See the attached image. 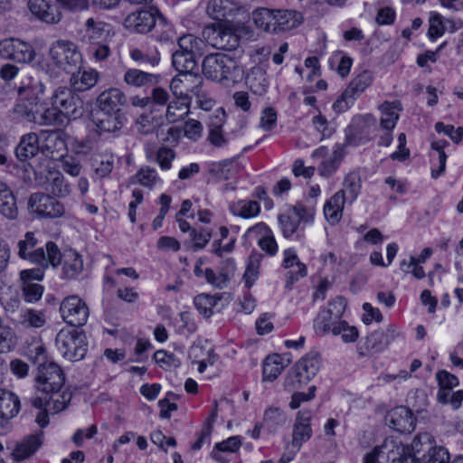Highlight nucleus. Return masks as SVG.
<instances>
[{"mask_svg": "<svg viewBox=\"0 0 463 463\" xmlns=\"http://www.w3.org/2000/svg\"><path fill=\"white\" fill-rule=\"evenodd\" d=\"M24 241L18 242L20 258L29 260L43 269L50 266L55 269L61 265L63 279H74L83 271V259L76 250L69 249L61 252L52 241L46 242L45 248L40 247L32 250L36 246L37 240L33 233H26Z\"/></svg>", "mask_w": 463, "mask_h": 463, "instance_id": "f257e3e1", "label": "nucleus"}, {"mask_svg": "<svg viewBox=\"0 0 463 463\" xmlns=\"http://www.w3.org/2000/svg\"><path fill=\"white\" fill-rule=\"evenodd\" d=\"M115 35L111 24L89 18L79 33V41L87 53L97 61H105L111 53L110 43Z\"/></svg>", "mask_w": 463, "mask_h": 463, "instance_id": "f03ea898", "label": "nucleus"}, {"mask_svg": "<svg viewBox=\"0 0 463 463\" xmlns=\"http://www.w3.org/2000/svg\"><path fill=\"white\" fill-rule=\"evenodd\" d=\"M203 75L213 81H235L241 70L235 59L223 53L207 55L203 61Z\"/></svg>", "mask_w": 463, "mask_h": 463, "instance_id": "7ed1b4c3", "label": "nucleus"}, {"mask_svg": "<svg viewBox=\"0 0 463 463\" xmlns=\"http://www.w3.org/2000/svg\"><path fill=\"white\" fill-rule=\"evenodd\" d=\"M49 57L53 64L68 73L79 71L82 64V55L77 45L69 40H56L49 49Z\"/></svg>", "mask_w": 463, "mask_h": 463, "instance_id": "20e7f679", "label": "nucleus"}, {"mask_svg": "<svg viewBox=\"0 0 463 463\" xmlns=\"http://www.w3.org/2000/svg\"><path fill=\"white\" fill-rule=\"evenodd\" d=\"M55 345L63 358L69 361H79L84 358L87 350L86 335L72 328H62L55 338Z\"/></svg>", "mask_w": 463, "mask_h": 463, "instance_id": "39448f33", "label": "nucleus"}, {"mask_svg": "<svg viewBox=\"0 0 463 463\" xmlns=\"http://www.w3.org/2000/svg\"><path fill=\"white\" fill-rule=\"evenodd\" d=\"M321 356L318 352L311 351L302 357L289 372L286 386L290 389L299 388L308 383L319 371Z\"/></svg>", "mask_w": 463, "mask_h": 463, "instance_id": "423d86ee", "label": "nucleus"}, {"mask_svg": "<svg viewBox=\"0 0 463 463\" xmlns=\"http://www.w3.org/2000/svg\"><path fill=\"white\" fill-rule=\"evenodd\" d=\"M302 23V15L295 11H273L262 8V29L269 33H282Z\"/></svg>", "mask_w": 463, "mask_h": 463, "instance_id": "0eeeda50", "label": "nucleus"}, {"mask_svg": "<svg viewBox=\"0 0 463 463\" xmlns=\"http://www.w3.org/2000/svg\"><path fill=\"white\" fill-rule=\"evenodd\" d=\"M435 378L439 386L437 401L454 410L458 409L463 402V390L453 391L459 384L458 377L446 370H439Z\"/></svg>", "mask_w": 463, "mask_h": 463, "instance_id": "6e6552de", "label": "nucleus"}, {"mask_svg": "<svg viewBox=\"0 0 463 463\" xmlns=\"http://www.w3.org/2000/svg\"><path fill=\"white\" fill-rule=\"evenodd\" d=\"M345 307V301L342 297L330 301L328 307L322 308L314 319L315 333L319 336H324L330 332L333 334V326L340 320Z\"/></svg>", "mask_w": 463, "mask_h": 463, "instance_id": "1a4fd4ad", "label": "nucleus"}, {"mask_svg": "<svg viewBox=\"0 0 463 463\" xmlns=\"http://www.w3.org/2000/svg\"><path fill=\"white\" fill-rule=\"evenodd\" d=\"M396 335L397 331L394 326H388L386 330L372 332L357 345L358 355L362 358L370 357L383 352Z\"/></svg>", "mask_w": 463, "mask_h": 463, "instance_id": "9d476101", "label": "nucleus"}, {"mask_svg": "<svg viewBox=\"0 0 463 463\" xmlns=\"http://www.w3.org/2000/svg\"><path fill=\"white\" fill-rule=\"evenodd\" d=\"M65 382L61 368L55 363H42L35 376V387L38 392H50L60 391Z\"/></svg>", "mask_w": 463, "mask_h": 463, "instance_id": "9b49d317", "label": "nucleus"}, {"mask_svg": "<svg viewBox=\"0 0 463 463\" xmlns=\"http://www.w3.org/2000/svg\"><path fill=\"white\" fill-rule=\"evenodd\" d=\"M52 105L59 113L76 119L83 115V101L80 96L66 87H59L52 96Z\"/></svg>", "mask_w": 463, "mask_h": 463, "instance_id": "f8f14e48", "label": "nucleus"}, {"mask_svg": "<svg viewBox=\"0 0 463 463\" xmlns=\"http://www.w3.org/2000/svg\"><path fill=\"white\" fill-rule=\"evenodd\" d=\"M279 222L284 232L305 230L307 224L314 220V213L301 204L287 206L278 216Z\"/></svg>", "mask_w": 463, "mask_h": 463, "instance_id": "ddd939ff", "label": "nucleus"}, {"mask_svg": "<svg viewBox=\"0 0 463 463\" xmlns=\"http://www.w3.org/2000/svg\"><path fill=\"white\" fill-rule=\"evenodd\" d=\"M18 95V100L13 109L14 117L33 123L38 109H41L38 94L33 87L27 86L20 87Z\"/></svg>", "mask_w": 463, "mask_h": 463, "instance_id": "4468645a", "label": "nucleus"}, {"mask_svg": "<svg viewBox=\"0 0 463 463\" xmlns=\"http://www.w3.org/2000/svg\"><path fill=\"white\" fill-rule=\"evenodd\" d=\"M62 319L71 326H82L87 323L90 310L87 304L78 296L65 298L60 306Z\"/></svg>", "mask_w": 463, "mask_h": 463, "instance_id": "2eb2a0df", "label": "nucleus"}, {"mask_svg": "<svg viewBox=\"0 0 463 463\" xmlns=\"http://www.w3.org/2000/svg\"><path fill=\"white\" fill-rule=\"evenodd\" d=\"M203 36L207 44L218 50L232 51L240 43L238 35L232 29L222 25L205 27Z\"/></svg>", "mask_w": 463, "mask_h": 463, "instance_id": "dca6fc26", "label": "nucleus"}, {"mask_svg": "<svg viewBox=\"0 0 463 463\" xmlns=\"http://www.w3.org/2000/svg\"><path fill=\"white\" fill-rule=\"evenodd\" d=\"M0 56L15 62L29 63L35 58V51L28 43L7 38L0 42Z\"/></svg>", "mask_w": 463, "mask_h": 463, "instance_id": "f3484780", "label": "nucleus"}, {"mask_svg": "<svg viewBox=\"0 0 463 463\" xmlns=\"http://www.w3.org/2000/svg\"><path fill=\"white\" fill-rule=\"evenodd\" d=\"M41 153L52 160L62 159L68 151L65 134L61 130L40 132Z\"/></svg>", "mask_w": 463, "mask_h": 463, "instance_id": "a211bd4d", "label": "nucleus"}, {"mask_svg": "<svg viewBox=\"0 0 463 463\" xmlns=\"http://www.w3.org/2000/svg\"><path fill=\"white\" fill-rule=\"evenodd\" d=\"M372 82L373 75L369 71H364L358 74L351 80L341 98L335 102V109L344 111L350 108Z\"/></svg>", "mask_w": 463, "mask_h": 463, "instance_id": "6ab92c4d", "label": "nucleus"}, {"mask_svg": "<svg viewBox=\"0 0 463 463\" xmlns=\"http://www.w3.org/2000/svg\"><path fill=\"white\" fill-rule=\"evenodd\" d=\"M28 207L31 213L40 217L57 218L62 216L65 213L62 203L42 193H35L31 195Z\"/></svg>", "mask_w": 463, "mask_h": 463, "instance_id": "aec40b11", "label": "nucleus"}, {"mask_svg": "<svg viewBox=\"0 0 463 463\" xmlns=\"http://www.w3.org/2000/svg\"><path fill=\"white\" fill-rule=\"evenodd\" d=\"M136 128L137 132L143 135L156 132L157 138L164 142L168 141L169 137L175 138L178 134L175 128L169 127L165 135L162 128V118L157 117L153 112L141 114L136 120Z\"/></svg>", "mask_w": 463, "mask_h": 463, "instance_id": "412c9836", "label": "nucleus"}, {"mask_svg": "<svg viewBox=\"0 0 463 463\" xmlns=\"http://www.w3.org/2000/svg\"><path fill=\"white\" fill-rule=\"evenodd\" d=\"M385 420L392 430L400 433H411L416 426V419L412 411L404 406L389 411Z\"/></svg>", "mask_w": 463, "mask_h": 463, "instance_id": "4be33fe9", "label": "nucleus"}, {"mask_svg": "<svg viewBox=\"0 0 463 463\" xmlns=\"http://www.w3.org/2000/svg\"><path fill=\"white\" fill-rule=\"evenodd\" d=\"M157 10H139L129 14L124 20V26L134 33H146L155 26Z\"/></svg>", "mask_w": 463, "mask_h": 463, "instance_id": "5701e85b", "label": "nucleus"}, {"mask_svg": "<svg viewBox=\"0 0 463 463\" xmlns=\"http://www.w3.org/2000/svg\"><path fill=\"white\" fill-rule=\"evenodd\" d=\"M126 103L127 97L118 88H109L97 98V106L100 112L119 114L121 107Z\"/></svg>", "mask_w": 463, "mask_h": 463, "instance_id": "b1692460", "label": "nucleus"}, {"mask_svg": "<svg viewBox=\"0 0 463 463\" xmlns=\"http://www.w3.org/2000/svg\"><path fill=\"white\" fill-rule=\"evenodd\" d=\"M31 13L42 22L54 24L61 21V14L49 0H29Z\"/></svg>", "mask_w": 463, "mask_h": 463, "instance_id": "393cba45", "label": "nucleus"}, {"mask_svg": "<svg viewBox=\"0 0 463 463\" xmlns=\"http://www.w3.org/2000/svg\"><path fill=\"white\" fill-rule=\"evenodd\" d=\"M311 412L299 411L293 427L292 446L298 450L302 444L307 441L312 436L310 426Z\"/></svg>", "mask_w": 463, "mask_h": 463, "instance_id": "a878e982", "label": "nucleus"}, {"mask_svg": "<svg viewBox=\"0 0 463 463\" xmlns=\"http://www.w3.org/2000/svg\"><path fill=\"white\" fill-rule=\"evenodd\" d=\"M43 432L32 434L18 442L11 454L14 461H23L33 456L43 443Z\"/></svg>", "mask_w": 463, "mask_h": 463, "instance_id": "bb28decb", "label": "nucleus"}, {"mask_svg": "<svg viewBox=\"0 0 463 463\" xmlns=\"http://www.w3.org/2000/svg\"><path fill=\"white\" fill-rule=\"evenodd\" d=\"M40 134L28 133L24 135L15 148V155L20 161H25L41 152Z\"/></svg>", "mask_w": 463, "mask_h": 463, "instance_id": "cd10ccee", "label": "nucleus"}, {"mask_svg": "<svg viewBox=\"0 0 463 463\" xmlns=\"http://www.w3.org/2000/svg\"><path fill=\"white\" fill-rule=\"evenodd\" d=\"M158 78L156 74L130 68L125 71L123 81L131 88H146L157 83Z\"/></svg>", "mask_w": 463, "mask_h": 463, "instance_id": "c85d7f7f", "label": "nucleus"}, {"mask_svg": "<svg viewBox=\"0 0 463 463\" xmlns=\"http://www.w3.org/2000/svg\"><path fill=\"white\" fill-rule=\"evenodd\" d=\"M289 359H286L279 354L268 355L262 362V380L273 381L289 364Z\"/></svg>", "mask_w": 463, "mask_h": 463, "instance_id": "c756f323", "label": "nucleus"}, {"mask_svg": "<svg viewBox=\"0 0 463 463\" xmlns=\"http://www.w3.org/2000/svg\"><path fill=\"white\" fill-rule=\"evenodd\" d=\"M381 112L380 127L383 130H392L399 119V113L402 110L400 101H384L379 106Z\"/></svg>", "mask_w": 463, "mask_h": 463, "instance_id": "7c9ffc66", "label": "nucleus"}, {"mask_svg": "<svg viewBox=\"0 0 463 463\" xmlns=\"http://www.w3.org/2000/svg\"><path fill=\"white\" fill-rule=\"evenodd\" d=\"M21 403L19 397L6 389H0V418L10 420L20 411Z\"/></svg>", "mask_w": 463, "mask_h": 463, "instance_id": "2f4dec72", "label": "nucleus"}, {"mask_svg": "<svg viewBox=\"0 0 463 463\" xmlns=\"http://www.w3.org/2000/svg\"><path fill=\"white\" fill-rule=\"evenodd\" d=\"M436 445L434 438L428 432L419 433L411 442L410 449L411 457L418 462H423V456L429 454L431 449Z\"/></svg>", "mask_w": 463, "mask_h": 463, "instance_id": "473e14b6", "label": "nucleus"}, {"mask_svg": "<svg viewBox=\"0 0 463 463\" xmlns=\"http://www.w3.org/2000/svg\"><path fill=\"white\" fill-rule=\"evenodd\" d=\"M346 199L343 197V192H336L324 206V214L327 222L332 224L337 223L342 216Z\"/></svg>", "mask_w": 463, "mask_h": 463, "instance_id": "72a5a7b5", "label": "nucleus"}, {"mask_svg": "<svg viewBox=\"0 0 463 463\" xmlns=\"http://www.w3.org/2000/svg\"><path fill=\"white\" fill-rule=\"evenodd\" d=\"M93 122L99 133H111L123 127V118L120 114L100 112L97 114Z\"/></svg>", "mask_w": 463, "mask_h": 463, "instance_id": "f704fd0d", "label": "nucleus"}, {"mask_svg": "<svg viewBox=\"0 0 463 463\" xmlns=\"http://www.w3.org/2000/svg\"><path fill=\"white\" fill-rule=\"evenodd\" d=\"M71 83L74 90L85 91L94 87L99 80V72L96 70L90 69L83 71L71 73Z\"/></svg>", "mask_w": 463, "mask_h": 463, "instance_id": "c9c22d12", "label": "nucleus"}, {"mask_svg": "<svg viewBox=\"0 0 463 463\" xmlns=\"http://www.w3.org/2000/svg\"><path fill=\"white\" fill-rule=\"evenodd\" d=\"M362 188L360 175L356 172L348 173L343 181V188L338 192H343V197L346 199L347 203H353L358 197Z\"/></svg>", "mask_w": 463, "mask_h": 463, "instance_id": "e433bc0d", "label": "nucleus"}, {"mask_svg": "<svg viewBox=\"0 0 463 463\" xmlns=\"http://www.w3.org/2000/svg\"><path fill=\"white\" fill-rule=\"evenodd\" d=\"M0 213L8 219H14L17 215L14 195L2 181H0Z\"/></svg>", "mask_w": 463, "mask_h": 463, "instance_id": "4c0bfd02", "label": "nucleus"}, {"mask_svg": "<svg viewBox=\"0 0 463 463\" xmlns=\"http://www.w3.org/2000/svg\"><path fill=\"white\" fill-rule=\"evenodd\" d=\"M206 11L213 19L223 20L232 15L235 6L231 0H210Z\"/></svg>", "mask_w": 463, "mask_h": 463, "instance_id": "58836bf2", "label": "nucleus"}, {"mask_svg": "<svg viewBox=\"0 0 463 463\" xmlns=\"http://www.w3.org/2000/svg\"><path fill=\"white\" fill-rule=\"evenodd\" d=\"M196 57L197 56L188 52L176 50L172 55V63L179 73L193 74L192 71L196 67Z\"/></svg>", "mask_w": 463, "mask_h": 463, "instance_id": "ea45409f", "label": "nucleus"}, {"mask_svg": "<svg viewBox=\"0 0 463 463\" xmlns=\"http://www.w3.org/2000/svg\"><path fill=\"white\" fill-rule=\"evenodd\" d=\"M19 322L24 328H41L47 322L45 311L24 309L20 314Z\"/></svg>", "mask_w": 463, "mask_h": 463, "instance_id": "a19ab883", "label": "nucleus"}, {"mask_svg": "<svg viewBox=\"0 0 463 463\" xmlns=\"http://www.w3.org/2000/svg\"><path fill=\"white\" fill-rule=\"evenodd\" d=\"M150 32L152 33V36L160 43H167L173 41L175 36L172 25L160 13L157 14L155 26H153Z\"/></svg>", "mask_w": 463, "mask_h": 463, "instance_id": "79ce46f5", "label": "nucleus"}, {"mask_svg": "<svg viewBox=\"0 0 463 463\" xmlns=\"http://www.w3.org/2000/svg\"><path fill=\"white\" fill-rule=\"evenodd\" d=\"M225 264L228 269L225 273L220 272L219 274H216L213 269L205 268L203 271V277L205 278L206 281L216 288H223L229 280L230 274H233L235 269V263L233 260H225Z\"/></svg>", "mask_w": 463, "mask_h": 463, "instance_id": "37998d69", "label": "nucleus"}, {"mask_svg": "<svg viewBox=\"0 0 463 463\" xmlns=\"http://www.w3.org/2000/svg\"><path fill=\"white\" fill-rule=\"evenodd\" d=\"M71 392L68 391H50L48 396L47 411L52 414L58 413L68 406L71 400Z\"/></svg>", "mask_w": 463, "mask_h": 463, "instance_id": "c03bdc74", "label": "nucleus"}, {"mask_svg": "<svg viewBox=\"0 0 463 463\" xmlns=\"http://www.w3.org/2000/svg\"><path fill=\"white\" fill-rule=\"evenodd\" d=\"M178 51L188 52L195 56H202L203 54V47L205 43L195 37L194 34H184L178 39Z\"/></svg>", "mask_w": 463, "mask_h": 463, "instance_id": "a18cd8bd", "label": "nucleus"}, {"mask_svg": "<svg viewBox=\"0 0 463 463\" xmlns=\"http://www.w3.org/2000/svg\"><path fill=\"white\" fill-rule=\"evenodd\" d=\"M46 190L58 197L69 195L71 189L64 176L60 172L52 173L48 178Z\"/></svg>", "mask_w": 463, "mask_h": 463, "instance_id": "49530a36", "label": "nucleus"}, {"mask_svg": "<svg viewBox=\"0 0 463 463\" xmlns=\"http://www.w3.org/2000/svg\"><path fill=\"white\" fill-rule=\"evenodd\" d=\"M129 56L140 65H150L152 67L157 65L160 61L159 53L156 50L148 51L141 48H132L129 51Z\"/></svg>", "mask_w": 463, "mask_h": 463, "instance_id": "de8ad7c7", "label": "nucleus"}, {"mask_svg": "<svg viewBox=\"0 0 463 463\" xmlns=\"http://www.w3.org/2000/svg\"><path fill=\"white\" fill-rule=\"evenodd\" d=\"M188 103L184 98L170 101L165 114L167 120L175 123L183 119L189 111Z\"/></svg>", "mask_w": 463, "mask_h": 463, "instance_id": "09e8293b", "label": "nucleus"}, {"mask_svg": "<svg viewBox=\"0 0 463 463\" xmlns=\"http://www.w3.org/2000/svg\"><path fill=\"white\" fill-rule=\"evenodd\" d=\"M387 460L390 463H416L417 461L411 457L409 447L395 442L392 444V450L387 452Z\"/></svg>", "mask_w": 463, "mask_h": 463, "instance_id": "8fccbe9b", "label": "nucleus"}, {"mask_svg": "<svg viewBox=\"0 0 463 463\" xmlns=\"http://www.w3.org/2000/svg\"><path fill=\"white\" fill-rule=\"evenodd\" d=\"M344 154L340 148L335 149L333 153L325 159L318 166L320 175L324 177L331 176L339 167Z\"/></svg>", "mask_w": 463, "mask_h": 463, "instance_id": "3c124183", "label": "nucleus"}, {"mask_svg": "<svg viewBox=\"0 0 463 463\" xmlns=\"http://www.w3.org/2000/svg\"><path fill=\"white\" fill-rule=\"evenodd\" d=\"M333 335H340L343 342L349 344L354 343L358 339L359 331L355 326H350L346 321L339 320L333 326Z\"/></svg>", "mask_w": 463, "mask_h": 463, "instance_id": "603ef678", "label": "nucleus"}, {"mask_svg": "<svg viewBox=\"0 0 463 463\" xmlns=\"http://www.w3.org/2000/svg\"><path fill=\"white\" fill-rule=\"evenodd\" d=\"M230 209L235 215L242 218H250L259 213L260 206L256 201L242 200L231 204Z\"/></svg>", "mask_w": 463, "mask_h": 463, "instance_id": "864d4df0", "label": "nucleus"}, {"mask_svg": "<svg viewBox=\"0 0 463 463\" xmlns=\"http://www.w3.org/2000/svg\"><path fill=\"white\" fill-rule=\"evenodd\" d=\"M131 179L132 183H137L148 188H152L159 181L156 170L150 166L141 167Z\"/></svg>", "mask_w": 463, "mask_h": 463, "instance_id": "5fc2aeb1", "label": "nucleus"}, {"mask_svg": "<svg viewBox=\"0 0 463 463\" xmlns=\"http://www.w3.org/2000/svg\"><path fill=\"white\" fill-rule=\"evenodd\" d=\"M260 259L257 255H251L243 274L245 287L250 288L258 280L260 275Z\"/></svg>", "mask_w": 463, "mask_h": 463, "instance_id": "6e6d98bb", "label": "nucleus"}, {"mask_svg": "<svg viewBox=\"0 0 463 463\" xmlns=\"http://www.w3.org/2000/svg\"><path fill=\"white\" fill-rule=\"evenodd\" d=\"M184 83L185 84L184 99H186L188 102L191 95H194L197 99L203 97L202 92L203 79L200 76L195 74H184Z\"/></svg>", "mask_w": 463, "mask_h": 463, "instance_id": "4d7b16f0", "label": "nucleus"}, {"mask_svg": "<svg viewBox=\"0 0 463 463\" xmlns=\"http://www.w3.org/2000/svg\"><path fill=\"white\" fill-rule=\"evenodd\" d=\"M448 142L445 140L434 141L431 143V148L437 153L438 168L431 169V177L436 179L440 176L446 169L447 155L444 152L445 146Z\"/></svg>", "mask_w": 463, "mask_h": 463, "instance_id": "13d9d810", "label": "nucleus"}, {"mask_svg": "<svg viewBox=\"0 0 463 463\" xmlns=\"http://www.w3.org/2000/svg\"><path fill=\"white\" fill-rule=\"evenodd\" d=\"M238 171V164L234 161H223L214 165L211 169L219 180H228L237 175Z\"/></svg>", "mask_w": 463, "mask_h": 463, "instance_id": "bf43d9fd", "label": "nucleus"}, {"mask_svg": "<svg viewBox=\"0 0 463 463\" xmlns=\"http://www.w3.org/2000/svg\"><path fill=\"white\" fill-rule=\"evenodd\" d=\"M21 290L26 302L35 303L42 298L44 288L37 282H21Z\"/></svg>", "mask_w": 463, "mask_h": 463, "instance_id": "052dcab7", "label": "nucleus"}, {"mask_svg": "<svg viewBox=\"0 0 463 463\" xmlns=\"http://www.w3.org/2000/svg\"><path fill=\"white\" fill-rule=\"evenodd\" d=\"M217 304V300L207 294L197 295L194 299V305L197 311L205 317L213 315V308Z\"/></svg>", "mask_w": 463, "mask_h": 463, "instance_id": "680f3d73", "label": "nucleus"}, {"mask_svg": "<svg viewBox=\"0 0 463 463\" xmlns=\"http://www.w3.org/2000/svg\"><path fill=\"white\" fill-rule=\"evenodd\" d=\"M285 420V414L279 408L277 407L266 410L263 417L265 427L269 431H272L276 427L283 424Z\"/></svg>", "mask_w": 463, "mask_h": 463, "instance_id": "e2e57ef3", "label": "nucleus"}, {"mask_svg": "<svg viewBox=\"0 0 463 463\" xmlns=\"http://www.w3.org/2000/svg\"><path fill=\"white\" fill-rule=\"evenodd\" d=\"M59 112L56 108H43L41 104V109H38V112L33 119L34 124L40 126L52 125L58 120Z\"/></svg>", "mask_w": 463, "mask_h": 463, "instance_id": "0e129e2a", "label": "nucleus"}, {"mask_svg": "<svg viewBox=\"0 0 463 463\" xmlns=\"http://www.w3.org/2000/svg\"><path fill=\"white\" fill-rule=\"evenodd\" d=\"M450 458V454L445 447L435 445L428 455L423 456L422 463H449Z\"/></svg>", "mask_w": 463, "mask_h": 463, "instance_id": "69168bd1", "label": "nucleus"}, {"mask_svg": "<svg viewBox=\"0 0 463 463\" xmlns=\"http://www.w3.org/2000/svg\"><path fill=\"white\" fill-rule=\"evenodd\" d=\"M393 441H384L382 446L375 447L371 452L364 458L363 463H379V458L385 457L387 458L388 450H392Z\"/></svg>", "mask_w": 463, "mask_h": 463, "instance_id": "338daca9", "label": "nucleus"}, {"mask_svg": "<svg viewBox=\"0 0 463 463\" xmlns=\"http://www.w3.org/2000/svg\"><path fill=\"white\" fill-rule=\"evenodd\" d=\"M153 358L155 362L158 364L161 367L176 368L181 364L175 354L167 353L165 350L156 351L154 354Z\"/></svg>", "mask_w": 463, "mask_h": 463, "instance_id": "774afa93", "label": "nucleus"}]
</instances>
